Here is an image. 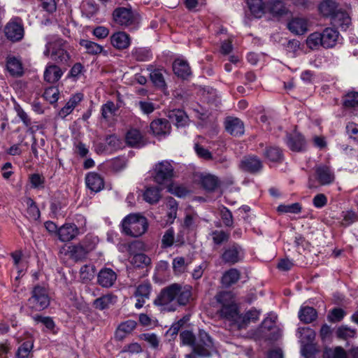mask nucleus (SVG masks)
Here are the masks:
<instances>
[{
    "mask_svg": "<svg viewBox=\"0 0 358 358\" xmlns=\"http://www.w3.org/2000/svg\"><path fill=\"white\" fill-rule=\"evenodd\" d=\"M59 92L56 87H50L45 89L43 93V97L50 103H55L59 99Z\"/></svg>",
    "mask_w": 358,
    "mask_h": 358,
    "instance_id": "obj_53",
    "label": "nucleus"
},
{
    "mask_svg": "<svg viewBox=\"0 0 358 358\" xmlns=\"http://www.w3.org/2000/svg\"><path fill=\"white\" fill-rule=\"evenodd\" d=\"M322 34V38L323 41V48H334L339 38V32L331 27L325 28Z\"/></svg>",
    "mask_w": 358,
    "mask_h": 358,
    "instance_id": "obj_18",
    "label": "nucleus"
},
{
    "mask_svg": "<svg viewBox=\"0 0 358 358\" xmlns=\"http://www.w3.org/2000/svg\"><path fill=\"white\" fill-rule=\"evenodd\" d=\"M83 99V95L81 94H76L73 95L66 105L60 110L59 115L66 117L69 115L79 102Z\"/></svg>",
    "mask_w": 358,
    "mask_h": 358,
    "instance_id": "obj_37",
    "label": "nucleus"
},
{
    "mask_svg": "<svg viewBox=\"0 0 358 358\" xmlns=\"http://www.w3.org/2000/svg\"><path fill=\"white\" fill-rule=\"evenodd\" d=\"M224 126L226 131L234 136H240L244 134L243 122L238 117H227Z\"/></svg>",
    "mask_w": 358,
    "mask_h": 358,
    "instance_id": "obj_15",
    "label": "nucleus"
},
{
    "mask_svg": "<svg viewBox=\"0 0 358 358\" xmlns=\"http://www.w3.org/2000/svg\"><path fill=\"white\" fill-rule=\"evenodd\" d=\"M141 339L148 343L153 348H157L159 346V338L155 334L145 333L141 335Z\"/></svg>",
    "mask_w": 358,
    "mask_h": 358,
    "instance_id": "obj_64",
    "label": "nucleus"
},
{
    "mask_svg": "<svg viewBox=\"0 0 358 358\" xmlns=\"http://www.w3.org/2000/svg\"><path fill=\"white\" fill-rule=\"evenodd\" d=\"M285 143L287 147L293 152H302L306 149L305 138L298 132L287 134Z\"/></svg>",
    "mask_w": 358,
    "mask_h": 358,
    "instance_id": "obj_11",
    "label": "nucleus"
},
{
    "mask_svg": "<svg viewBox=\"0 0 358 358\" xmlns=\"http://www.w3.org/2000/svg\"><path fill=\"white\" fill-rule=\"evenodd\" d=\"M136 322L133 320H129L120 323L115 334V339L122 341L136 329Z\"/></svg>",
    "mask_w": 358,
    "mask_h": 358,
    "instance_id": "obj_22",
    "label": "nucleus"
},
{
    "mask_svg": "<svg viewBox=\"0 0 358 358\" xmlns=\"http://www.w3.org/2000/svg\"><path fill=\"white\" fill-rule=\"evenodd\" d=\"M249 9L255 17H261L264 13L265 6L262 0H247Z\"/></svg>",
    "mask_w": 358,
    "mask_h": 358,
    "instance_id": "obj_40",
    "label": "nucleus"
},
{
    "mask_svg": "<svg viewBox=\"0 0 358 358\" xmlns=\"http://www.w3.org/2000/svg\"><path fill=\"white\" fill-rule=\"evenodd\" d=\"M80 45L85 48L86 52L91 55H98L103 51V47L96 43L91 41L82 39Z\"/></svg>",
    "mask_w": 358,
    "mask_h": 358,
    "instance_id": "obj_48",
    "label": "nucleus"
},
{
    "mask_svg": "<svg viewBox=\"0 0 358 358\" xmlns=\"http://www.w3.org/2000/svg\"><path fill=\"white\" fill-rule=\"evenodd\" d=\"M142 134L139 130L136 129H129L126 134V142L131 146L134 147L138 145L142 141Z\"/></svg>",
    "mask_w": 358,
    "mask_h": 358,
    "instance_id": "obj_42",
    "label": "nucleus"
},
{
    "mask_svg": "<svg viewBox=\"0 0 358 358\" xmlns=\"http://www.w3.org/2000/svg\"><path fill=\"white\" fill-rule=\"evenodd\" d=\"M33 320L36 323H42L49 330H53L55 327V324L50 317H44L40 315H36L33 316Z\"/></svg>",
    "mask_w": 358,
    "mask_h": 358,
    "instance_id": "obj_62",
    "label": "nucleus"
},
{
    "mask_svg": "<svg viewBox=\"0 0 358 358\" xmlns=\"http://www.w3.org/2000/svg\"><path fill=\"white\" fill-rule=\"evenodd\" d=\"M244 252L240 245L236 243L229 244L224 248L221 255L222 260L227 264H234L243 259Z\"/></svg>",
    "mask_w": 358,
    "mask_h": 358,
    "instance_id": "obj_8",
    "label": "nucleus"
},
{
    "mask_svg": "<svg viewBox=\"0 0 358 358\" xmlns=\"http://www.w3.org/2000/svg\"><path fill=\"white\" fill-rule=\"evenodd\" d=\"M298 337L301 345L314 343L315 331L310 327H299L297 329Z\"/></svg>",
    "mask_w": 358,
    "mask_h": 358,
    "instance_id": "obj_33",
    "label": "nucleus"
},
{
    "mask_svg": "<svg viewBox=\"0 0 358 358\" xmlns=\"http://www.w3.org/2000/svg\"><path fill=\"white\" fill-rule=\"evenodd\" d=\"M91 247L82 246L79 243L69 247L68 253L71 259L76 262L81 261L86 258L90 252Z\"/></svg>",
    "mask_w": 358,
    "mask_h": 358,
    "instance_id": "obj_25",
    "label": "nucleus"
},
{
    "mask_svg": "<svg viewBox=\"0 0 358 358\" xmlns=\"http://www.w3.org/2000/svg\"><path fill=\"white\" fill-rule=\"evenodd\" d=\"M17 116L22 121L26 127H29V131L31 133L34 132V127H31V121L27 113L19 106L15 107Z\"/></svg>",
    "mask_w": 358,
    "mask_h": 358,
    "instance_id": "obj_58",
    "label": "nucleus"
},
{
    "mask_svg": "<svg viewBox=\"0 0 358 358\" xmlns=\"http://www.w3.org/2000/svg\"><path fill=\"white\" fill-rule=\"evenodd\" d=\"M192 287L176 283V301L179 306H186L192 298Z\"/></svg>",
    "mask_w": 358,
    "mask_h": 358,
    "instance_id": "obj_23",
    "label": "nucleus"
},
{
    "mask_svg": "<svg viewBox=\"0 0 358 358\" xmlns=\"http://www.w3.org/2000/svg\"><path fill=\"white\" fill-rule=\"evenodd\" d=\"M110 43L117 50H125L130 46L131 38L124 31H117L110 36Z\"/></svg>",
    "mask_w": 358,
    "mask_h": 358,
    "instance_id": "obj_17",
    "label": "nucleus"
},
{
    "mask_svg": "<svg viewBox=\"0 0 358 358\" xmlns=\"http://www.w3.org/2000/svg\"><path fill=\"white\" fill-rule=\"evenodd\" d=\"M200 182L202 187L208 192H214L220 185L218 178L211 174L202 175Z\"/></svg>",
    "mask_w": 358,
    "mask_h": 358,
    "instance_id": "obj_29",
    "label": "nucleus"
},
{
    "mask_svg": "<svg viewBox=\"0 0 358 358\" xmlns=\"http://www.w3.org/2000/svg\"><path fill=\"white\" fill-rule=\"evenodd\" d=\"M175 240L174 230L173 228L168 229L162 238V247L167 248L173 245Z\"/></svg>",
    "mask_w": 358,
    "mask_h": 358,
    "instance_id": "obj_57",
    "label": "nucleus"
},
{
    "mask_svg": "<svg viewBox=\"0 0 358 358\" xmlns=\"http://www.w3.org/2000/svg\"><path fill=\"white\" fill-rule=\"evenodd\" d=\"M50 305V296L47 289L41 285H36L31 291V296L28 299L29 307L36 311H41Z\"/></svg>",
    "mask_w": 358,
    "mask_h": 358,
    "instance_id": "obj_3",
    "label": "nucleus"
},
{
    "mask_svg": "<svg viewBox=\"0 0 358 358\" xmlns=\"http://www.w3.org/2000/svg\"><path fill=\"white\" fill-rule=\"evenodd\" d=\"M66 41L59 37H55L51 59L56 63L67 64L70 55L66 49Z\"/></svg>",
    "mask_w": 358,
    "mask_h": 358,
    "instance_id": "obj_9",
    "label": "nucleus"
},
{
    "mask_svg": "<svg viewBox=\"0 0 358 358\" xmlns=\"http://www.w3.org/2000/svg\"><path fill=\"white\" fill-rule=\"evenodd\" d=\"M163 72L166 73L163 69H155L150 73V79L154 85L159 88H165L166 85Z\"/></svg>",
    "mask_w": 358,
    "mask_h": 358,
    "instance_id": "obj_46",
    "label": "nucleus"
},
{
    "mask_svg": "<svg viewBox=\"0 0 358 358\" xmlns=\"http://www.w3.org/2000/svg\"><path fill=\"white\" fill-rule=\"evenodd\" d=\"M211 236L213 241L215 245H221L226 243L229 239V234L222 230H215L212 232Z\"/></svg>",
    "mask_w": 358,
    "mask_h": 358,
    "instance_id": "obj_56",
    "label": "nucleus"
},
{
    "mask_svg": "<svg viewBox=\"0 0 358 358\" xmlns=\"http://www.w3.org/2000/svg\"><path fill=\"white\" fill-rule=\"evenodd\" d=\"M3 32L6 38L13 42H19L24 36L22 20L20 17L12 18L4 27Z\"/></svg>",
    "mask_w": 358,
    "mask_h": 358,
    "instance_id": "obj_6",
    "label": "nucleus"
},
{
    "mask_svg": "<svg viewBox=\"0 0 358 358\" xmlns=\"http://www.w3.org/2000/svg\"><path fill=\"white\" fill-rule=\"evenodd\" d=\"M306 44L312 50L318 49L320 46L323 47L322 34L317 31L310 34L306 39Z\"/></svg>",
    "mask_w": 358,
    "mask_h": 358,
    "instance_id": "obj_45",
    "label": "nucleus"
},
{
    "mask_svg": "<svg viewBox=\"0 0 358 358\" xmlns=\"http://www.w3.org/2000/svg\"><path fill=\"white\" fill-rule=\"evenodd\" d=\"M241 169L245 171L255 173L262 169L263 164L259 158L251 155L244 157L240 164Z\"/></svg>",
    "mask_w": 358,
    "mask_h": 358,
    "instance_id": "obj_14",
    "label": "nucleus"
},
{
    "mask_svg": "<svg viewBox=\"0 0 358 358\" xmlns=\"http://www.w3.org/2000/svg\"><path fill=\"white\" fill-rule=\"evenodd\" d=\"M298 316L300 321L303 323L310 324L316 320L317 317V312L313 307L308 306H302L299 311Z\"/></svg>",
    "mask_w": 358,
    "mask_h": 358,
    "instance_id": "obj_26",
    "label": "nucleus"
},
{
    "mask_svg": "<svg viewBox=\"0 0 358 358\" xmlns=\"http://www.w3.org/2000/svg\"><path fill=\"white\" fill-rule=\"evenodd\" d=\"M338 3L333 0H324L319 6V10L324 16L334 17L338 10Z\"/></svg>",
    "mask_w": 358,
    "mask_h": 358,
    "instance_id": "obj_35",
    "label": "nucleus"
},
{
    "mask_svg": "<svg viewBox=\"0 0 358 358\" xmlns=\"http://www.w3.org/2000/svg\"><path fill=\"white\" fill-rule=\"evenodd\" d=\"M28 206L27 213L28 217L32 220H37L40 217V210L36 203L31 199H29L27 201Z\"/></svg>",
    "mask_w": 358,
    "mask_h": 358,
    "instance_id": "obj_52",
    "label": "nucleus"
},
{
    "mask_svg": "<svg viewBox=\"0 0 358 358\" xmlns=\"http://www.w3.org/2000/svg\"><path fill=\"white\" fill-rule=\"evenodd\" d=\"M174 169L168 161H162L155 164L153 173L154 180L160 185L170 181L173 177Z\"/></svg>",
    "mask_w": 358,
    "mask_h": 358,
    "instance_id": "obj_7",
    "label": "nucleus"
},
{
    "mask_svg": "<svg viewBox=\"0 0 358 358\" xmlns=\"http://www.w3.org/2000/svg\"><path fill=\"white\" fill-rule=\"evenodd\" d=\"M264 156L272 162H280L283 157L282 150L278 147L266 148Z\"/></svg>",
    "mask_w": 358,
    "mask_h": 358,
    "instance_id": "obj_43",
    "label": "nucleus"
},
{
    "mask_svg": "<svg viewBox=\"0 0 358 358\" xmlns=\"http://www.w3.org/2000/svg\"><path fill=\"white\" fill-rule=\"evenodd\" d=\"M189 262H186L182 257H176L173 259L172 265L174 273L180 275L187 271Z\"/></svg>",
    "mask_w": 358,
    "mask_h": 358,
    "instance_id": "obj_47",
    "label": "nucleus"
},
{
    "mask_svg": "<svg viewBox=\"0 0 358 358\" xmlns=\"http://www.w3.org/2000/svg\"><path fill=\"white\" fill-rule=\"evenodd\" d=\"M87 187L94 192H100L104 187L103 178L95 172L87 174L85 177Z\"/></svg>",
    "mask_w": 358,
    "mask_h": 358,
    "instance_id": "obj_20",
    "label": "nucleus"
},
{
    "mask_svg": "<svg viewBox=\"0 0 358 358\" xmlns=\"http://www.w3.org/2000/svg\"><path fill=\"white\" fill-rule=\"evenodd\" d=\"M260 313L261 311L255 308L247 311L244 315H241L238 329L245 328L250 322H256L259 320Z\"/></svg>",
    "mask_w": 358,
    "mask_h": 358,
    "instance_id": "obj_32",
    "label": "nucleus"
},
{
    "mask_svg": "<svg viewBox=\"0 0 358 358\" xmlns=\"http://www.w3.org/2000/svg\"><path fill=\"white\" fill-rule=\"evenodd\" d=\"M180 338L183 345L192 347V354L187 357H208L214 350V344L210 336L203 330L199 333V340L195 342V336L189 331H185L180 333Z\"/></svg>",
    "mask_w": 358,
    "mask_h": 358,
    "instance_id": "obj_1",
    "label": "nucleus"
},
{
    "mask_svg": "<svg viewBox=\"0 0 358 358\" xmlns=\"http://www.w3.org/2000/svg\"><path fill=\"white\" fill-rule=\"evenodd\" d=\"M33 343L31 341L24 342L17 350L16 356L17 358H28L33 348Z\"/></svg>",
    "mask_w": 358,
    "mask_h": 358,
    "instance_id": "obj_55",
    "label": "nucleus"
},
{
    "mask_svg": "<svg viewBox=\"0 0 358 358\" xmlns=\"http://www.w3.org/2000/svg\"><path fill=\"white\" fill-rule=\"evenodd\" d=\"M6 66L8 72L13 76H21L23 73L22 63L19 59L14 57L8 58Z\"/></svg>",
    "mask_w": 358,
    "mask_h": 358,
    "instance_id": "obj_36",
    "label": "nucleus"
},
{
    "mask_svg": "<svg viewBox=\"0 0 358 358\" xmlns=\"http://www.w3.org/2000/svg\"><path fill=\"white\" fill-rule=\"evenodd\" d=\"M346 133L349 138L354 142L358 143V124L354 122H349L345 127Z\"/></svg>",
    "mask_w": 358,
    "mask_h": 358,
    "instance_id": "obj_63",
    "label": "nucleus"
},
{
    "mask_svg": "<svg viewBox=\"0 0 358 358\" xmlns=\"http://www.w3.org/2000/svg\"><path fill=\"white\" fill-rule=\"evenodd\" d=\"M113 18L115 23L122 27L136 26L140 22L138 14L124 7L115 8L113 12Z\"/></svg>",
    "mask_w": 358,
    "mask_h": 358,
    "instance_id": "obj_5",
    "label": "nucleus"
},
{
    "mask_svg": "<svg viewBox=\"0 0 358 358\" xmlns=\"http://www.w3.org/2000/svg\"><path fill=\"white\" fill-rule=\"evenodd\" d=\"M215 298L221 307L227 306L235 303L234 296L231 292H220L215 295Z\"/></svg>",
    "mask_w": 358,
    "mask_h": 358,
    "instance_id": "obj_44",
    "label": "nucleus"
},
{
    "mask_svg": "<svg viewBox=\"0 0 358 358\" xmlns=\"http://www.w3.org/2000/svg\"><path fill=\"white\" fill-rule=\"evenodd\" d=\"M343 106L345 108H355L358 106V93L349 92L343 97Z\"/></svg>",
    "mask_w": 358,
    "mask_h": 358,
    "instance_id": "obj_54",
    "label": "nucleus"
},
{
    "mask_svg": "<svg viewBox=\"0 0 358 358\" xmlns=\"http://www.w3.org/2000/svg\"><path fill=\"white\" fill-rule=\"evenodd\" d=\"M152 285L149 282H143L136 287L134 292L135 297L137 298V301L135 307L138 309L141 308L147 299L150 298Z\"/></svg>",
    "mask_w": 358,
    "mask_h": 358,
    "instance_id": "obj_13",
    "label": "nucleus"
},
{
    "mask_svg": "<svg viewBox=\"0 0 358 358\" xmlns=\"http://www.w3.org/2000/svg\"><path fill=\"white\" fill-rule=\"evenodd\" d=\"M302 207L299 203H294L289 205L280 204L278 206L277 210L280 213L298 214L301 212Z\"/></svg>",
    "mask_w": 358,
    "mask_h": 358,
    "instance_id": "obj_50",
    "label": "nucleus"
},
{
    "mask_svg": "<svg viewBox=\"0 0 358 358\" xmlns=\"http://www.w3.org/2000/svg\"><path fill=\"white\" fill-rule=\"evenodd\" d=\"M169 119L175 122L176 125L179 127H185L188 124L189 118L184 110H173L169 113Z\"/></svg>",
    "mask_w": 358,
    "mask_h": 358,
    "instance_id": "obj_34",
    "label": "nucleus"
},
{
    "mask_svg": "<svg viewBox=\"0 0 358 358\" xmlns=\"http://www.w3.org/2000/svg\"><path fill=\"white\" fill-rule=\"evenodd\" d=\"M176 298V283L171 284L163 288L157 298L154 300V304L162 306L168 311H174L176 307L172 302Z\"/></svg>",
    "mask_w": 358,
    "mask_h": 358,
    "instance_id": "obj_4",
    "label": "nucleus"
},
{
    "mask_svg": "<svg viewBox=\"0 0 358 358\" xmlns=\"http://www.w3.org/2000/svg\"><path fill=\"white\" fill-rule=\"evenodd\" d=\"M217 313L220 317L233 322L238 327L241 315L239 314L238 308L236 303L227 306L220 307Z\"/></svg>",
    "mask_w": 358,
    "mask_h": 358,
    "instance_id": "obj_10",
    "label": "nucleus"
},
{
    "mask_svg": "<svg viewBox=\"0 0 358 358\" xmlns=\"http://www.w3.org/2000/svg\"><path fill=\"white\" fill-rule=\"evenodd\" d=\"M240 276L241 273L238 270L231 268L224 273L222 278V283L227 287H230L239 280Z\"/></svg>",
    "mask_w": 358,
    "mask_h": 358,
    "instance_id": "obj_38",
    "label": "nucleus"
},
{
    "mask_svg": "<svg viewBox=\"0 0 358 358\" xmlns=\"http://www.w3.org/2000/svg\"><path fill=\"white\" fill-rule=\"evenodd\" d=\"M131 56L136 60L145 62L149 60L152 55L150 51L144 48H136L131 51Z\"/></svg>",
    "mask_w": 358,
    "mask_h": 358,
    "instance_id": "obj_49",
    "label": "nucleus"
},
{
    "mask_svg": "<svg viewBox=\"0 0 358 358\" xmlns=\"http://www.w3.org/2000/svg\"><path fill=\"white\" fill-rule=\"evenodd\" d=\"M124 234L132 237H139L148 229L147 219L137 213H131L127 215L121 223Z\"/></svg>",
    "mask_w": 358,
    "mask_h": 358,
    "instance_id": "obj_2",
    "label": "nucleus"
},
{
    "mask_svg": "<svg viewBox=\"0 0 358 358\" xmlns=\"http://www.w3.org/2000/svg\"><path fill=\"white\" fill-rule=\"evenodd\" d=\"M116 299V296L111 294L103 295L94 301L93 306L100 310L108 309L115 303Z\"/></svg>",
    "mask_w": 358,
    "mask_h": 358,
    "instance_id": "obj_27",
    "label": "nucleus"
},
{
    "mask_svg": "<svg viewBox=\"0 0 358 358\" xmlns=\"http://www.w3.org/2000/svg\"><path fill=\"white\" fill-rule=\"evenodd\" d=\"M79 234V229L73 223H66L57 230L59 240L62 242H69L73 240Z\"/></svg>",
    "mask_w": 358,
    "mask_h": 358,
    "instance_id": "obj_12",
    "label": "nucleus"
},
{
    "mask_svg": "<svg viewBox=\"0 0 358 358\" xmlns=\"http://www.w3.org/2000/svg\"><path fill=\"white\" fill-rule=\"evenodd\" d=\"M269 12L273 16H282L287 13V9L280 0H271L269 3Z\"/></svg>",
    "mask_w": 358,
    "mask_h": 358,
    "instance_id": "obj_41",
    "label": "nucleus"
},
{
    "mask_svg": "<svg viewBox=\"0 0 358 358\" xmlns=\"http://www.w3.org/2000/svg\"><path fill=\"white\" fill-rule=\"evenodd\" d=\"M160 191L161 189L157 187L146 188L143 193L144 200L150 204L157 203L161 198Z\"/></svg>",
    "mask_w": 358,
    "mask_h": 358,
    "instance_id": "obj_39",
    "label": "nucleus"
},
{
    "mask_svg": "<svg viewBox=\"0 0 358 358\" xmlns=\"http://www.w3.org/2000/svg\"><path fill=\"white\" fill-rule=\"evenodd\" d=\"M174 73L182 78H185L191 74V69L188 63L182 59H177L173 64Z\"/></svg>",
    "mask_w": 358,
    "mask_h": 358,
    "instance_id": "obj_28",
    "label": "nucleus"
},
{
    "mask_svg": "<svg viewBox=\"0 0 358 358\" xmlns=\"http://www.w3.org/2000/svg\"><path fill=\"white\" fill-rule=\"evenodd\" d=\"M63 73L61 69L55 64L49 65L44 72V79L50 83L57 82L62 77Z\"/></svg>",
    "mask_w": 358,
    "mask_h": 358,
    "instance_id": "obj_30",
    "label": "nucleus"
},
{
    "mask_svg": "<svg viewBox=\"0 0 358 358\" xmlns=\"http://www.w3.org/2000/svg\"><path fill=\"white\" fill-rule=\"evenodd\" d=\"M331 20L334 26H336L342 30H346L351 23V19L348 14L339 10L334 15Z\"/></svg>",
    "mask_w": 358,
    "mask_h": 358,
    "instance_id": "obj_31",
    "label": "nucleus"
},
{
    "mask_svg": "<svg viewBox=\"0 0 358 358\" xmlns=\"http://www.w3.org/2000/svg\"><path fill=\"white\" fill-rule=\"evenodd\" d=\"M150 129L156 136H165L170 133L171 126L166 119H157L150 123Z\"/></svg>",
    "mask_w": 358,
    "mask_h": 358,
    "instance_id": "obj_21",
    "label": "nucleus"
},
{
    "mask_svg": "<svg viewBox=\"0 0 358 358\" xmlns=\"http://www.w3.org/2000/svg\"><path fill=\"white\" fill-rule=\"evenodd\" d=\"M288 29L296 35L304 34L308 31V21L301 17H294L287 24Z\"/></svg>",
    "mask_w": 358,
    "mask_h": 358,
    "instance_id": "obj_24",
    "label": "nucleus"
},
{
    "mask_svg": "<svg viewBox=\"0 0 358 358\" xmlns=\"http://www.w3.org/2000/svg\"><path fill=\"white\" fill-rule=\"evenodd\" d=\"M117 279V275L111 268H102L98 274V283L103 287H110Z\"/></svg>",
    "mask_w": 358,
    "mask_h": 358,
    "instance_id": "obj_19",
    "label": "nucleus"
},
{
    "mask_svg": "<svg viewBox=\"0 0 358 358\" xmlns=\"http://www.w3.org/2000/svg\"><path fill=\"white\" fill-rule=\"evenodd\" d=\"M117 110V108L113 101H108L102 106L101 115L104 119L108 120L112 115L115 113Z\"/></svg>",
    "mask_w": 358,
    "mask_h": 358,
    "instance_id": "obj_60",
    "label": "nucleus"
},
{
    "mask_svg": "<svg viewBox=\"0 0 358 358\" xmlns=\"http://www.w3.org/2000/svg\"><path fill=\"white\" fill-rule=\"evenodd\" d=\"M315 178L320 185H327L334 180V175L330 169L324 165L315 167Z\"/></svg>",
    "mask_w": 358,
    "mask_h": 358,
    "instance_id": "obj_16",
    "label": "nucleus"
},
{
    "mask_svg": "<svg viewBox=\"0 0 358 358\" xmlns=\"http://www.w3.org/2000/svg\"><path fill=\"white\" fill-rule=\"evenodd\" d=\"M131 262L136 267H144L150 264L151 259L143 253H138L133 256Z\"/></svg>",
    "mask_w": 358,
    "mask_h": 358,
    "instance_id": "obj_51",
    "label": "nucleus"
},
{
    "mask_svg": "<svg viewBox=\"0 0 358 358\" xmlns=\"http://www.w3.org/2000/svg\"><path fill=\"white\" fill-rule=\"evenodd\" d=\"M80 273L81 279L85 282H87L94 278L95 268L93 266L84 265L80 268Z\"/></svg>",
    "mask_w": 358,
    "mask_h": 358,
    "instance_id": "obj_59",
    "label": "nucleus"
},
{
    "mask_svg": "<svg viewBox=\"0 0 358 358\" xmlns=\"http://www.w3.org/2000/svg\"><path fill=\"white\" fill-rule=\"evenodd\" d=\"M301 352L306 358H311L317 352L316 344L314 343L301 345Z\"/></svg>",
    "mask_w": 358,
    "mask_h": 358,
    "instance_id": "obj_61",
    "label": "nucleus"
}]
</instances>
